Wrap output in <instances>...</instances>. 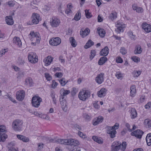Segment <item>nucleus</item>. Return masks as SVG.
<instances>
[{
    "instance_id": "nucleus-1",
    "label": "nucleus",
    "mask_w": 151,
    "mask_h": 151,
    "mask_svg": "<svg viewBox=\"0 0 151 151\" xmlns=\"http://www.w3.org/2000/svg\"><path fill=\"white\" fill-rule=\"evenodd\" d=\"M29 36V38L32 41H35V42H32L31 43L32 45L35 46L36 44H39L41 38L39 33H35L34 32H31Z\"/></svg>"
},
{
    "instance_id": "nucleus-2",
    "label": "nucleus",
    "mask_w": 151,
    "mask_h": 151,
    "mask_svg": "<svg viewBox=\"0 0 151 151\" xmlns=\"http://www.w3.org/2000/svg\"><path fill=\"white\" fill-rule=\"evenodd\" d=\"M23 122L21 120L16 119L12 123V126L13 130L15 131H19L22 130Z\"/></svg>"
},
{
    "instance_id": "nucleus-3",
    "label": "nucleus",
    "mask_w": 151,
    "mask_h": 151,
    "mask_svg": "<svg viewBox=\"0 0 151 151\" xmlns=\"http://www.w3.org/2000/svg\"><path fill=\"white\" fill-rule=\"evenodd\" d=\"M90 96V92L88 90L83 89L80 91L78 94V97L80 99L83 101L88 99Z\"/></svg>"
},
{
    "instance_id": "nucleus-4",
    "label": "nucleus",
    "mask_w": 151,
    "mask_h": 151,
    "mask_svg": "<svg viewBox=\"0 0 151 151\" xmlns=\"http://www.w3.org/2000/svg\"><path fill=\"white\" fill-rule=\"evenodd\" d=\"M32 106L35 107L37 108L40 106L41 102L42 101V99L39 96H35L32 98Z\"/></svg>"
},
{
    "instance_id": "nucleus-5",
    "label": "nucleus",
    "mask_w": 151,
    "mask_h": 151,
    "mask_svg": "<svg viewBox=\"0 0 151 151\" xmlns=\"http://www.w3.org/2000/svg\"><path fill=\"white\" fill-rule=\"evenodd\" d=\"M28 58L29 61L31 63H35L38 62L37 56L35 53H30L28 55Z\"/></svg>"
},
{
    "instance_id": "nucleus-6",
    "label": "nucleus",
    "mask_w": 151,
    "mask_h": 151,
    "mask_svg": "<svg viewBox=\"0 0 151 151\" xmlns=\"http://www.w3.org/2000/svg\"><path fill=\"white\" fill-rule=\"evenodd\" d=\"M106 132L107 134H109L111 138H113L116 136V132L115 129H113L110 126H108L105 127Z\"/></svg>"
},
{
    "instance_id": "nucleus-7",
    "label": "nucleus",
    "mask_w": 151,
    "mask_h": 151,
    "mask_svg": "<svg viewBox=\"0 0 151 151\" xmlns=\"http://www.w3.org/2000/svg\"><path fill=\"white\" fill-rule=\"evenodd\" d=\"M41 20V18L39 14L35 13L32 14V24H37Z\"/></svg>"
},
{
    "instance_id": "nucleus-8",
    "label": "nucleus",
    "mask_w": 151,
    "mask_h": 151,
    "mask_svg": "<svg viewBox=\"0 0 151 151\" xmlns=\"http://www.w3.org/2000/svg\"><path fill=\"white\" fill-rule=\"evenodd\" d=\"M25 92L24 90H21L17 91L16 93L17 99L22 101L24 99L25 96Z\"/></svg>"
},
{
    "instance_id": "nucleus-9",
    "label": "nucleus",
    "mask_w": 151,
    "mask_h": 151,
    "mask_svg": "<svg viewBox=\"0 0 151 151\" xmlns=\"http://www.w3.org/2000/svg\"><path fill=\"white\" fill-rule=\"evenodd\" d=\"M50 44L52 46H57L61 42V39L59 37L52 38L49 40Z\"/></svg>"
},
{
    "instance_id": "nucleus-10",
    "label": "nucleus",
    "mask_w": 151,
    "mask_h": 151,
    "mask_svg": "<svg viewBox=\"0 0 151 151\" xmlns=\"http://www.w3.org/2000/svg\"><path fill=\"white\" fill-rule=\"evenodd\" d=\"M60 101L62 109L64 111L66 112L68 109V107L65 99H63L62 98L60 97Z\"/></svg>"
},
{
    "instance_id": "nucleus-11",
    "label": "nucleus",
    "mask_w": 151,
    "mask_h": 151,
    "mask_svg": "<svg viewBox=\"0 0 151 151\" xmlns=\"http://www.w3.org/2000/svg\"><path fill=\"white\" fill-rule=\"evenodd\" d=\"M143 133L144 132L142 131L139 129H137L132 132L131 135L132 136H134L140 139Z\"/></svg>"
},
{
    "instance_id": "nucleus-12",
    "label": "nucleus",
    "mask_w": 151,
    "mask_h": 151,
    "mask_svg": "<svg viewBox=\"0 0 151 151\" xmlns=\"http://www.w3.org/2000/svg\"><path fill=\"white\" fill-rule=\"evenodd\" d=\"M60 22L59 19L55 17L52 18V20L50 21V24L53 27H56L58 26Z\"/></svg>"
},
{
    "instance_id": "nucleus-13",
    "label": "nucleus",
    "mask_w": 151,
    "mask_h": 151,
    "mask_svg": "<svg viewBox=\"0 0 151 151\" xmlns=\"http://www.w3.org/2000/svg\"><path fill=\"white\" fill-rule=\"evenodd\" d=\"M104 73H102L98 75L95 78V81L99 84H101L104 80Z\"/></svg>"
},
{
    "instance_id": "nucleus-14",
    "label": "nucleus",
    "mask_w": 151,
    "mask_h": 151,
    "mask_svg": "<svg viewBox=\"0 0 151 151\" xmlns=\"http://www.w3.org/2000/svg\"><path fill=\"white\" fill-rule=\"evenodd\" d=\"M142 27L146 32L149 33L151 32V25L146 22L143 23L142 24Z\"/></svg>"
},
{
    "instance_id": "nucleus-15",
    "label": "nucleus",
    "mask_w": 151,
    "mask_h": 151,
    "mask_svg": "<svg viewBox=\"0 0 151 151\" xmlns=\"http://www.w3.org/2000/svg\"><path fill=\"white\" fill-rule=\"evenodd\" d=\"M104 120V118L101 116H99L93 120V124L95 126L101 123Z\"/></svg>"
},
{
    "instance_id": "nucleus-16",
    "label": "nucleus",
    "mask_w": 151,
    "mask_h": 151,
    "mask_svg": "<svg viewBox=\"0 0 151 151\" xmlns=\"http://www.w3.org/2000/svg\"><path fill=\"white\" fill-rule=\"evenodd\" d=\"M121 148V145H119L118 143L115 142L112 143L111 145L112 151H117Z\"/></svg>"
},
{
    "instance_id": "nucleus-17",
    "label": "nucleus",
    "mask_w": 151,
    "mask_h": 151,
    "mask_svg": "<svg viewBox=\"0 0 151 151\" xmlns=\"http://www.w3.org/2000/svg\"><path fill=\"white\" fill-rule=\"evenodd\" d=\"M60 97L62 98L63 99H65V96L69 94L70 91L69 90H65L63 88L61 89L60 91Z\"/></svg>"
},
{
    "instance_id": "nucleus-18",
    "label": "nucleus",
    "mask_w": 151,
    "mask_h": 151,
    "mask_svg": "<svg viewBox=\"0 0 151 151\" xmlns=\"http://www.w3.org/2000/svg\"><path fill=\"white\" fill-rule=\"evenodd\" d=\"M116 26L117 28L116 29L115 31L116 32H117L118 33H120L121 32L124 31V28L122 24L118 23Z\"/></svg>"
},
{
    "instance_id": "nucleus-19",
    "label": "nucleus",
    "mask_w": 151,
    "mask_h": 151,
    "mask_svg": "<svg viewBox=\"0 0 151 151\" xmlns=\"http://www.w3.org/2000/svg\"><path fill=\"white\" fill-rule=\"evenodd\" d=\"M68 145L76 146L79 144V142L77 140L73 139H68Z\"/></svg>"
},
{
    "instance_id": "nucleus-20",
    "label": "nucleus",
    "mask_w": 151,
    "mask_h": 151,
    "mask_svg": "<svg viewBox=\"0 0 151 151\" xmlns=\"http://www.w3.org/2000/svg\"><path fill=\"white\" fill-rule=\"evenodd\" d=\"M13 42L19 47H20L22 45V43L19 37H14L13 39Z\"/></svg>"
},
{
    "instance_id": "nucleus-21",
    "label": "nucleus",
    "mask_w": 151,
    "mask_h": 151,
    "mask_svg": "<svg viewBox=\"0 0 151 151\" xmlns=\"http://www.w3.org/2000/svg\"><path fill=\"white\" fill-rule=\"evenodd\" d=\"M130 96L132 97H134L136 93V87L135 85H132L130 88Z\"/></svg>"
},
{
    "instance_id": "nucleus-22",
    "label": "nucleus",
    "mask_w": 151,
    "mask_h": 151,
    "mask_svg": "<svg viewBox=\"0 0 151 151\" xmlns=\"http://www.w3.org/2000/svg\"><path fill=\"white\" fill-rule=\"evenodd\" d=\"M53 59V58L50 56L46 58L44 60V62H45V65L46 66H47L50 65Z\"/></svg>"
},
{
    "instance_id": "nucleus-23",
    "label": "nucleus",
    "mask_w": 151,
    "mask_h": 151,
    "mask_svg": "<svg viewBox=\"0 0 151 151\" xmlns=\"http://www.w3.org/2000/svg\"><path fill=\"white\" fill-rule=\"evenodd\" d=\"M109 53V48L107 46H106L104 49H102L100 52V55L101 56H106Z\"/></svg>"
},
{
    "instance_id": "nucleus-24",
    "label": "nucleus",
    "mask_w": 151,
    "mask_h": 151,
    "mask_svg": "<svg viewBox=\"0 0 151 151\" xmlns=\"http://www.w3.org/2000/svg\"><path fill=\"white\" fill-rule=\"evenodd\" d=\"M5 21L9 25H12L14 24V21L12 16H6L5 17Z\"/></svg>"
},
{
    "instance_id": "nucleus-25",
    "label": "nucleus",
    "mask_w": 151,
    "mask_h": 151,
    "mask_svg": "<svg viewBox=\"0 0 151 151\" xmlns=\"http://www.w3.org/2000/svg\"><path fill=\"white\" fill-rule=\"evenodd\" d=\"M106 90L104 88H102L99 91L97 92L98 96L100 97H101L105 96L106 94Z\"/></svg>"
},
{
    "instance_id": "nucleus-26",
    "label": "nucleus",
    "mask_w": 151,
    "mask_h": 151,
    "mask_svg": "<svg viewBox=\"0 0 151 151\" xmlns=\"http://www.w3.org/2000/svg\"><path fill=\"white\" fill-rule=\"evenodd\" d=\"M68 139H57L56 140V142L62 145H68Z\"/></svg>"
},
{
    "instance_id": "nucleus-27",
    "label": "nucleus",
    "mask_w": 151,
    "mask_h": 151,
    "mask_svg": "<svg viewBox=\"0 0 151 151\" xmlns=\"http://www.w3.org/2000/svg\"><path fill=\"white\" fill-rule=\"evenodd\" d=\"M90 30L88 28H86L84 31H81L80 34L83 37L87 36L89 33Z\"/></svg>"
},
{
    "instance_id": "nucleus-28",
    "label": "nucleus",
    "mask_w": 151,
    "mask_h": 151,
    "mask_svg": "<svg viewBox=\"0 0 151 151\" xmlns=\"http://www.w3.org/2000/svg\"><path fill=\"white\" fill-rule=\"evenodd\" d=\"M25 84L26 85H28L29 86H31L33 84L32 80L30 77H28L27 78L25 81Z\"/></svg>"
},
{
    "instance_id": "nucleus-29",
    "label": "nucleus",
    "mask_w": 151,
    "mask_h": 151,
    "mask_svg": "<svg viewBox=\"0 0 151 151\" xmlns=\"http://www.w3.org/2000/svg\"><path fill=\"white\" fill-rule=\"evenodd\" d=\"M131 116L132 119H134L137 116V113L134 108H132L131 110Z\"/></svg>"
},
{
    "instance_id": "nucleus-30",
    "label": "nucleus",
    "mask_w": 151,
    "mask_h": 151,
    "mask_svg": "<svg viewBox=\"0 0 151 151\" xmlns=\"http://www.w3.org/2000/svg\"><path fill=\"white\" fill-rule=\"evenodd\" d=\"M142 49L141 48V46L138 45L136 46L134 52L135 54H140L142 52Z\"/></svg>"
},
{
    "instance_id": "nucleus-31",
    "label": "nucleus",
    "mask_w": 151,
    "mask_h": 151,
    "mask_svg": "<svg viewBox=\"0 0 151 151\" xmlns=\"http://www.w3.org/2000/svg\"><path fill=\"white\" fill-rule=\"evenodd\" d=\"M92 139L95 141L99 144H102L103 142V141L101 138H99L96 136H93L92 137Z\"/></svg>"
},
{
    "instance_id": "nucleus-32",
    "label": "nucleus",
    "mask_w": 151,
    "mask_h": 151,
    "mask_svg": "<svg viewBox=\"0 0 151 151\" xmlns=\"http://www.w3.org/2000/svg\"><path fill=\"white\" fill-rule=\"evenodd\" d=\"M107 60V58L105 57H102L100 58L98 61V64L99 65H102L104 64Z\"/></svg>"
},
{
    "instance_id": "nucleus-33",
    "label": "nucleus",
    "mask_w": 151,
    "mask_h": 151,
    "mask_svg": "<svg viewBox=\"0 0 151 151\" xmlns=\"http://www.w3.org/2000/svg\"><path fill=\"white\" fill-rule=\"evenodd\" d=\"M7 138V135L4 132L0 134V142H4Z\"/></svg>"
},
{
    "instance_id": "nucleus-34",
    "label": "nucleus",
    "mask_w": 151,
    "mask_h": 151,
    "mask_svg": "<svg viewBox=\"0 0 151 151\" xmlns=\"http://www.w3.org/2000/svg\"><path fill=\"white\" fill-rule=\"evenodd\" d=\"M93 44L94 42L91 40H89L84 46V48L85 49H87L90 47L92 46L93 45Z\"/></svg>"
},
{
    "instance_id": "nucleus-35",
    "label": "nucleus",
    "mask_w": 151,
    "mask_h": 151,
    "mask_svg": "<svg viewBox=\"0 0 151 151\" xmlns=\"http://www.w3.org/2000/svg\"><path fill=\"white\" fill-rule=\"evenodd\" d=\"M70 42L71 45L73 47H75L77 45L76 41L75 39L73 37H71L69 38Z\"/></svg>"
},
{
    "instance_id": "nucleus-36",
    "label": "nucleus",
    "mask_w": 151,
    "mask_h": 151,
    "mask_svg": "<svg viewBox=\"0 0 151 151\" xmlns=\"http://www.w3.org/2000/svg\"><path fill=\"white\" fill-rule=\"evenodd\" d=\"M146 139L147 145L150 146L151 145V133L148 134Z\"/></svg>"
},
{
    "instance_id": "nucleus-37",
    "label": "nucleus",
    "mask_w": 151,
    "mask_h": 151,
    "mask_svg": "<svg viewBox=\"0 0 151 151\" xmlns=\"http://www.w3.org/2000/svg\"><path fill=\"white\" fill-rule=\"evenodd\" d=\"M97 31L99 35L101 37H104L105 36V32L104 30L103 29H100Z\"/></svg>"
},
{
    "instance_id": "nucleus-38",
    "label": "nucleus",
    "mask_w": 151,
    "mask_h": 151,
    "mask_svg": "<svg viewBox=\"0 0 151 151\" xmlns=\"http://www.w3.org/2000/svg\"><path fill=\"white\" fill-rule=\"evenodd\" d=\"M117 17V13L116 12H113L110 14L109 16V18L112 20L116 18Z\"/></svg>"
},
{
    "instance_id": "nucleus-39",
    "label": "nucleus",
    "mask_w": 151,
    "mask_h": 151,
    "mask_svg": "<svg viewBox=\"0 0 151 151\" xmlns=\"http://www.w3.org/2000/svg\"><path fill=\"white\" fill-rule=\"evenodd\" d=\"M25 74V72L24 71H19L17 74V78L18 79H20L24 77Z\"/></svg>"
},
{
    "instance_id": "nucleus-40",
    "label": "nucleus",
    "mask_w": 151,
    "mask_h": 151,
    "mask_svg": "<svg viewBox=\"0 0 151 151\" xmlns=\"http://www.w3.org/2000/svg\"><path fill=\"white\" fill-rule=\"evenodd\" d=\"M141 73V71L139 70H134L132 73V74L134 77H138Z\"/></svg>"
},
{
    "instance_id": "nucleus-41",
    "label": "nucleus",
    "mask_w": 151,
    "mask_h": 151,
    "mask_svg": "<svg viewBox=\"0 0 151 151\" xmlns=\"http://www.w3.org/2000/svg\"><path fill=\"white\" fill-rule=\"evenodd\" d=\"M59 82L61 85L62 86H65L68 82V81L65 79L64 78H62L61 79L59 80Z\"/></svg>"
},
{
    "instance_id": "nucleus-42",
    "label": "nucleus",
    "mask_w": 151,
    "mask_h": 151,
    "mask_svg": "<svg viewBox=\"0 0 151 151\" xmlns=\"http://www.w3.org/2000/svg\"><path fill=\"white\" fill-rule=\"evenodd\" d=\"M81 13L78 11L75 16L74 18V19L76 21L79 20L81 18Z\"/></svg>"
},
{
    "instance_id": "nucleus-43",
    "label": "nucleus",
    "mask_w": 151,
    "mask_h": 151,
    "mask_svg": "<svg viewBox=\"0 0 151 151\" xmlns=\"http://www.w3.org/2000/svg\"><path fill=\"white\" fill-rule=\"evenodd\" d=\"M50 96L52 99V101L54 103L56 104V100L55 98V92L53 91L51 92L50 94Z\"/></svg>"
},
{
    "instance_id": "nucleus-44",
    "label": "nucleus",
    "mask_w": 151,
    "mask_h": 151,
    "mask_svg": "<svg viewBox=\"0 0 151 151\" xmlns=\"http://www.w3.org/2000/svg\"><path fill=\"white\" fill-rule=\"evenodd\" d=\"M96 55V52L94 50H92L91 51V55H90V58L91 60H92Z\"/></svg>"
},
{
    "instance_id": "nucleus-45",
    "label": "nucleus",
    "mask_w": 151,
    "mask_h": 151,
    "mask_svg": "<svg viewBox=\"0 0 151 151\" xmlns=\"http://www.w3.org/2000/svg\"><path fill=\"white\" fill-rule=\"evenodd\" d=\"M121 145V149L122 151H124L126 148L127 146L126 142H123Z\"/></svg>"
},
{
    "instance_id": "nucleus-46",
    "label": "nucleus",
    "mask_w": 151,
    "mask_h": 151,
    "mask_svg": "<svg viewBox=\"0 0 151 151\" xmlns=\"http://www.w3.org/2000/svg\"><path fill=\"white\" fill-rule=\"evenodd\" d=\"M6 127L4 125H0V134L6 131Z\"/></svg>"
},
{
    "instance_id": "nucleus-47",
    "label": "nucleus",
    "mask_w": 151,
    "mask_h": 151,
    "mask_svg": "<svg viewBox=\"0 0 151 151\" xmlns=\"http://www.w3.org/2000/svg\"><path fill=\"white\" fill-rule=\"evenodd\" d=\"M85 13L86 17L88 18H89L91 17L92 15H91V13L89 12L88 10L86 9L85 10Z\"/></svg>"
},
{
    "instance_id": "nucleus-48",
    "label": "nucleus",
    "mask_w": 151,
    "mask_h": 151,
    "mask_svg": "<svg viewBox=\"0 0 151 151\" xmlns=\"http://www.w3.org/2000/svg\"><path fill=\"white\" fill-rule=\"evenodd\" d=\"M115 76L118 79H119L122 77V75L119 71L117 72Z\"/></svg>"
},
{
    "instance_id": "nucleus-49",
    "label": "nucleus",
    "mask_w": 151,
    "mask_h": 151,
    "mask_svg": "<svg viewBox=\"0 0 151 151\" xmlns=\"http://www.w3.org/2000/svg\"><path fill=\"white\" fill-rule=\"evenodd\" d=\"M120 52L123 55H125L127 53L126 50L124 47H122L121 48Z\"/></svg>"
},
{
    "instance_id": "nucleus-50",
    "label": "nucleus",
    "mask_w": 151,
    "mask_h": 151,
    "mask_svg": "<svg viewBox=\"0 0 151 151\" xmlns=\"http://www.w3.org/2000/svg\"><path fill=\"white\" fill-rule=\"evenodd\" d=\"M45 76L47 81H50L52 79L51 76L48 73H45Z\"/></svg>"
},
{
    "instance_id": "nucleus-51",
    "label": "nucleus",
    "mask_w": 151,
    "mask_h": 151,
    "mask_svg": "<svg viewBox=\"0 0 151 151\" xmlns=\"http://www.w3.org/2000/svg\"><path fill=\"white\" fill-rule=\"evenodd\" d=\"M40 117L42 119H50L48 115L45 114H42Z\"/></svg>"
},
{
    "instance_id": "nucleus-52",
    "label": "nucleus",
    "mask_w": 151,
    "mask_h": 151,
    "mask_svg": "<svg viewBox=\"0 0 151 151\" xmlns=\"http://www.w3.org/2000/svg\"><path fill=\"white\" fill-rule=\"evenodd\" d=\"M38 151L41 150L43 148L44 144L42 143H40L38 144Z\"/></svg>"
},
{
    "instance_id": "nucleus-53",
    "label": "nucleus",
    "mask_w": 151,
    "mask_h": 151,
    "mask_svg": "<svg viewBox=\"0 0 151 151\" xmlns=\"http://www.w3.org/2000/svg\"><path fill=\"white\" fill-rule=\"evenodd\" d=\"M132 59L135 62H137L140 61V59L136 56H133L132 58Z\"/></svg>"
},
{
    "instance_id": "nucleus-54",
    "label": "nucleus",
    "mask_w": 151,
    "mask_h": 151,
    "mask_svg": "<svg viewBox=\"0 0 151 151\" xmlns=\"http://www.w3.org/2000/svg\"><path fill=\"white\" fill-rule=\"evenodd\" d=\"M78 134L81 137L83 138H85L86 137V135L81 132L79 131L78 132Z\"/></svg>"
},
{
    "instance_id": "nucleus-55",
    "label": "nucleus",
    "mask_w": 151,
    "mask_h": 151,
    "mask_svg": "<svg viewBox=\"0 0 151 151\" xmlns=\"http://www.w3.org/2000/svg\"><path fill=\"white\" fill-rule=\"evenodd\" d=\"M7 3L8 5L10 7H13L15 4L14 2L12 1H9Z\"/></svg>"
},
{
    "instance_id": "nucleus-56",
    "label": "nucleus",
    "mask_w": 151,
    "mask_h": 151,
    "mask_svg": "<svg viewBox=\"0 0 151 151\" xmlns=\"http://www.w3.org/2000/svg\"><path fill=\"white\" fill-rule=\"evenodd\" d=\"M14 145V144L13 142H11L9 143L7 146V147L9 150V149H11L14 147L13 146Z\"/></svg>"
},
{
    "instance_id": "nucleus-57",
    "label": "nucleus",
    "mask_w": 151,
    "mask_h": 151,
    "mask_svg": "<svg viewBox=\"0 0 151 151\" xmlns=\"http://www.w3.org/2000/svg\"><path fill=\"white\" fill-rule=\"evenodd\" d=\"M55 76L58 78H61L63 76V74L61 72H57L55 74Z\"/></svg>"
},
{
    "instance_id": "nucleus-58",
    "label": "nucleus",
    "mask_w": 151,
    "mask_h": 151,
    "mask_svg": "<svg viewBox=\"0 0 151 151\" xmlns=\"http://www.w3.org/2000/svg\"><path fill=\"white\" fill-rule=\"evenodd\" d=\"M145 122L147 123L149 127H151V120H149L148 119H146Z\"/></svg>"
},
{
    "instance_id": "nucleus-59",
    "label": "nucleus",
    "mask_w": 151,
    "mask_h": 151,
    "mask_svg": "<svg viewBox=\"0 0 151 151\" xmlns=\"http://www.w3.org/2000/svg\"><path fill=\"white\" fill-rule=\"evenodd\" d=\"M23 137L22 140L24 142H27L29 141V139L28 138L23 136Z\"/></svg>"
},
{
    "instance_id": "nucleus-60",
    "label": "nucleus",
    "mask_w": 151,
    "mask_h": 151,
    "mask_svg": "<svg viewBox=\"0 0 151 151\" xmlns=\"http://www.w3.org/2000/svg\"><path fill=\"white\" fill-rule=\"evenodd\" d=\"M58 84L56 82L55 80H53L52 81V87L53 88H55L57 86Z\"/></svg>"
},
{
    "instance_id": "nucleus-61",
    "label": "nucleus",
    "mask_w": 151,
    "mask_h": 151,
    "mask_svg": "<svg viewBox=\"0 0 151 151\" xmlns=\"http://www.w3.org/2000/svg\"><path fill=\"white\" fill-rule=\"evenodd\" d=\"M145 108L146 109H149L151 108V102H149L145 105Z\"/></svg>"
},
{
    "instance_id": "nucleus-62",
    "label": "nucleus",
    "mask_w": 151,
    "mask_h": 151,
    "mask_svg": "<svg viewBox=\"0 0 151 151\" xmlns=\"http://www.w3.org/2000/svg\"><path fill=\"white\" fill-rule=\"evenodd\" d=\"M136 11L137 12L141 13L143 12V9L142 8L138 7Z\"/></svg>"
},
{
    "instance_id": "nucleus-63",
    "label": "nucleus",
    "mask_w": 151,
    "mask_h": 151,
    "mask_svg": "<svg viewBox=\"0 0 151 151\" xmlns=\"http://www.w3.org/2000/svg\"><path fill=\"white\" fill-rule=\"evenodd\" d=\"M116 124L117 123H116V124L113 127H111V128L113 129H115V130H116V129H118L119 127V125L118 124H117V125Z\"/></svg>"
},
{
    "instance_id": "nucleus-64",
    "label": "nucleus",
    "mask_w": 151,
    "mask_h": 151,
    "mask_svg": "<svg viewBox=\"0 0 151 151\" xmlns=\"http://www.w3.org/2000/svg\"><path fill=\"white\" fill-rule=\"evenodd\" d=\"M76 93V89L75 88H73V91L71 92V94L73 96H75Z\"/></svg>"
}]
</instances>
